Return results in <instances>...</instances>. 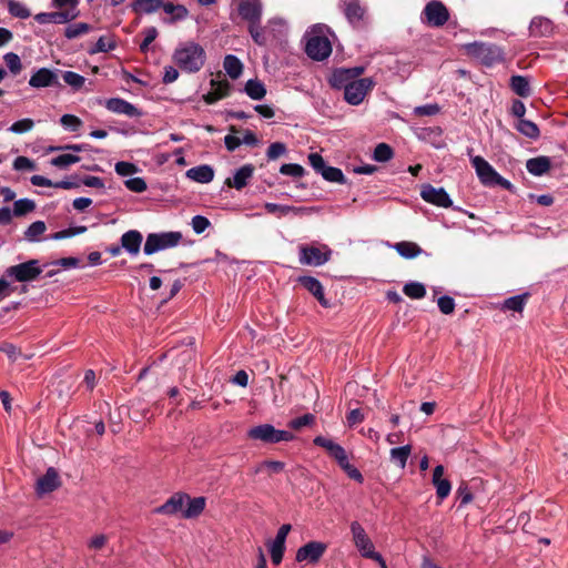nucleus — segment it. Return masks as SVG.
<instances>
[{
  "label": "nucleus",
  "instance_id": "49",
  "mask_svg": "<svg viewBox=\"0 0 568 568\" xmlns=\"http://www.w3.org/2000/svg\"><path fill=\"white\" fill-rule=\"evenodd\" d=\"M527 294L515 295L505 300L503 307L505 310L521 312L526 304Z\"/></svg>",
  "mask_w": 568,
  "mask_h": 568
},
{
  "label": "nucleus",
  "instance_id": "24",
  "mask_svg": "<svg viewBox=\"0 0 568 568\" xmlns=\"http://www.w3.org/2000/svg\"><path fill=\"white\" fill-rule=\"evenodd\" d=\"M298 282L318 301L322 306H329V302L324 295V287L317 278L313 276H301Z\"/></svg>",
  "mask_w": 568,
  "mask_h": 568
},
{
  "label": "nucleus",
  "instance_id": "41",
  "mask_svg": "<svg viewBox=\"0 0 568 568\" xmlns=\"http://www.w3.org/2000/svg\"><path fill=\"white\" fill-rule=\"evenodd\" d=\"M162 6V0H134L132 3L133 10L135 12H142L146 14L158 11Z\"/></svg>",
  "mask_w": 568,
  "mask_h": 568
},
{
  "label": "nucleus",
  "instance_id": "28",
  "mask_svg": "<svg viewBox=\"0 0 568 568\" xmlns=\"http://www.w3.org/2000/svg\"><path fill=\"white\" fill-rule=\"evenodd\" d=\"M143 236L136 230H130L121 236V247L131 255H136L140 252Z\"/></svg>",
  "mask_w": 568,
  "mask_h": 568
},
{
  "label": "nucleus",
  "instance_id": "4",
  "mask_svg": "<svg viewBox=\"0 0 568 568\" xmlns=\"http://www.w3.org/2000/svg\"><path fill=\"white\" fill-rule=\"evenodd\" d=\"M247 437L254 440H261L267 444H276L281 442H291L295 438L293 433L287 430L276 429L271 424H262L252 427L247 432Z\"/></svg>",
  "mask_w": 568,
  "mask_h": 568
},
{
  "label": "nucleus",
  "instance_id": "50",
  "mask_svg": "<svg viewBox=\"0 0 568 568\" xmlns=\"http://www.w3.org/2000/svg\"><path fill=\"white\" fill-rule=\"evenodd\" d=\"M87 230L88 229L84 225L73 226V227H69V229L55 232V233L51 234L49 239L54 240V241L64 240V239L72 237V236H75L79 234H83L87 232Z\"/></svg>",
  "mask_w": 568,
  "mask_h": 568
},
{
  "label": "nucleus",
  "instance_id": "40",
  "mask_svg": "<svg viewBox=\"0 0 568 568\" xmlns=\"http://www.w3.org/2000/svg\"><path fill=\"white\" fill-rule=\"evenodd\" d=\"M412 453L409 445L396 447L390 449V460L396 464L399 468H405L407 459Z\"/></svg>",
  "mask_w": 568,
  "mask_h": 568
},
{
  "label": "nucleus",
  "instance_id": "8",
  "mask_svg": "<svg viewBox=\"0 0 568 568\" xmlns=\"http://www.w3.org/2000/svg\"><path fill=\"white\" fill-rule=\"evenodd\" d=\"M374 85L372 78H356L344 89V100L351 105H359Z\"/></svg>",
  "mask_w": 568,
  "mask_h": 568
},
{
  "label": "nucleus",
  "instance_id": "36",
  "mask_svg": "<svg viewBox=\"0 0 568 568\" xmlns=\"http://www.w3.org/2000/svg\"><path fill=\"white\" fill-rule=\"evenodd\" d=\"M223 67H224L225 72L232 79H237L242 74V71H243V64H242L241 60L233 54H227L224 58Z\"/></svg>",
  "mask_w": 568,
  "mask_h": 568
},
{
  "label": "nucleus",
  "instance_id": "44",
  "mask_svg": "<svg viewBox=\"0 0 568 568\" xmlns=\"http://www.w3.org/2000/svg\"><path fill=\"white\" fill-rule=\"evenodd\" d=\"M285 542L281 539L274 538L268 545V551L271 555L272 562L274 565H280L283 560V556L285 552Z\"/></svg>",
  "mask_w": 568,
  "mask_h": 568
},
{
  "label": "nucleus",
  "instance_id": "12",
  "mask_svg": "<svg viewBox=\"0 0 568 568\" xmlns=\"http://www.w3.org/2000/svg\"><path fill=\"white\" fill-rule=\"evenodd\" d=\"M60 72V70H52L49 68L37 69L29 79V85L33 89L59 87Z\"/></svg>",
  "mask_w": 568,
  "mask_h": 568
},
{
  "label": "nucleus",
  "instance_id": "23",
  "mask_svg": "<svg viewBox=\"0 0 568 568\" xmlns=\"http://www.w3.org/2000/svg\"><path fill=\"white\" fill-rule=\"evenodd\" d=\"M77 14V12H71L70 10L57 12H41L34 16V20L40 24H63L75 19Z\"/></svg>",
  "mask_w": 568,
  "mask_h": 568
},
{
  "label": "nucleus",
  "instance_id": "63",
  "mask_svg": "<svg viewBox=\"0 0 568 568\" xmlns=\"http://www.w3.org/2000/svg\"><path fill=\"white\" fill-rule=\"evenodd\" d=\"M191 225L196 234H201L211 225V223L207 217L203 215H195L192 217Z\"/></svg>",
  "mask_w": 568,
  "mask_h": 568
},
{
  "label": "nucleus",
  "instance_id": "54",
  "mask_svg": "<svg viewBox=\"0 0 568 568\" xmlns=\"http://www.w3.org/2000/svg\"><path fill=\"white\" fill-rule=\"evenodd\" d=\"M33 126H34L33 120L26 118V119H21V120L16 121L14 123H12L11 126L9 128V131L12 133H16V134H22V133L31 131L33 129Z\"/></svg>",
  "mask_w": 568,
  "mask_h": 568
},
{
  "label": "nucleus",
  "instance_id": "6",
  "mask_svg": "<svg viewBox=\"0 0 568 568\" xmlns=\"http://www.w3.org/2000/svg\"><path fill=\"white\" fill-rule=\"evenodd\" d=\"M332 250L327 245H302L298 248V261L302 265L321 266L329 261Z\"/></svg>",
  "mask_w": 568,
  "mask_h": 568
},
{
  "label": "nucleus",
  "instance_id": "47",
  "mask_svg": "<svg viewBox=\"0 0 568 568\" xmlns=\"http://www.w3.org/2000/svg\"><path fill=\"white\" fill-rule=\"evenodd\" d=\"M36 209V203L30 199H20L17 200L13 204V215L14 216H23Z\"/></svg>",
  "mask_w": 568,
  "mask_h": 568
},
{
  "label": "nucleus",
  "instance_id": "37",
  "mask_svg": "<svg viewBox=\"0 0 568 568\" xmlns=\"http://www.w3.org/2000/svg\"><path fill=\"white\" fill-rule=\"evenodd\" d=\"M397 253L405 258H414L422 254L423 250L414 242H398L394 245Z\"/></svg>",
  "mask_w": 568,
  "mask_h": 568
},
{
  "label": "nucleus",
  "instance_id": "53",
  "mask_svg": "<svg viewBox=\"0 0 568 568\" xmlns=\"http://www.w3.org/2000/svg\"><path fill=\"white\" fill-rule=\"evenodd\" d=\"M394 155L392 148L386 143H379L374 150L373 158L377 162H387Z\"/></svg>",
  "mask_w": 568,
  "mask_h": 568
},
{
  "label": "nucleus",
  "instance_id": "39",
  "mask_svg": "<svg viewBox=\"0 0 568 568\" xmlns=\"http://www.w3.org/2000/svg\"><path fill=\"white\" fill-rule=\"evenodd\" d=\"M515 128L519 133L532 140L538 139L540 135L538 125L526 119L518 120Z\"/></svg>",
  "mask_w": 568,
  "mask_h": 568
},
{
  "label": "nucleus",
  "instance_id": "27",
  "mask_svg": "<svg viewBox=\"0 0 568 568\" xmlns=\"http://www.w3.org/2000/svg\"><path fill=\"white\" fill-rule=\"evenodd\" d=\"M339 7L342 8L346 19L356 24L362 21L365 8L361 6L359 0H341Z\"/></svg>",
  "mask_w": 568,
  "mask_h": 568
},
{
  "label": "nucleus",
  "instance_id": "58",
  "mask_svg": "<svg viewBox=\"0 0 568 568\" xmlns=\"http://www.w3.org/2000/svg\"><path fill=\"white\" fill-rule=\"evenodd\" d=\"M315 422V416L313 414H304L303 416H300L297 418L292 419L288 423V426L293 429H301L303 427L310 426Z\"/></svg>",
  "mask_w": 568,
  "mask_h": 568
},
{
  "label": "nucleus",
  "instance_id": "30",
  "mask_svg": "<svg viewBox=\"0 0 568 568\" xmlns=\"http://www.w3.org/2000/svg\"><path fill=\"white\" fill-rule=\"evenodd\" d=\"M551 168V160L548 156L540 155L537 158L529 159L526 162L527 171L535 176H541L546 174Z\"/></svg>",
  "mask_w": 568,
  "mask_h": 568
},
{
  "label": "nucleus",
  "instance_id": "64",
  "mask_svg": "<svg viewBox=\"0 0 568 568\" xmlns=\"http://www.w3.org/2000/svg\"><path fill=\"white\" fill-rule=\"evenodd\" d=\"M437 305L443 314H452L455 310V301L453 297L444 295L438 298Z\"/></svg>",
  "mask_w": 568,
  "mask_h": 568
},
{
  "label": "nucleus",
  "instance_id": "55",
  "mask_svg": "<svg viewBox=\"0 0 568 568\" xmlns=\"http://www.w3.org/2000/svg\"><path fill=\"white\" fill-rule=\"evenodd\" d=\"M60 123L64 129L71 132H77L82 125L80 118L73 114H63L60 119Z\"/></svg>",
  "mask_w": 568,
  "mask_h": 568
},
{
  "label": "nucleus",
  "instance_id": "22",
  "mask_svg": "<svg viewBox=\"0 0 568 568\" xmlns=\"http://www.w3.org/2000/svg\"><path fill=\"white\" fill-rule=\"evenodd\" d=\"M314 444L327 450V453L338 463V465L346 464L348 460V456L346 450L332 439H328L324 436H316L314 438Z\"/></svg>",
  "mask_w": 568,
  "mask_h": 568
},
{
  "label": "nucleus",
  "instance_id": "52",
  "mask_svg": "<svg viewBox=\"0 0 568 568\" xmlns=\"http://www.w3.org/2000/svg\"><path fill=\"white\" fill-rule=\"evenodd\" d=\"M90 30H91V27L88 23H84V22L73 23V24H70L69 27H67V29L64 31V36L68 39H74L82 34L88 33Z\"/></svg>",
  "mask_w": 568,
  "mask_h": 568
},
{
  "label": "nucleus",
  "instance_id": "38",
  "mask_svg": "<svg viewBox=\"0 0 568 568\" xmlns=\"http://www.w3.org/2000/svg\"><path fill=\"white\" fill-rule=\"evenodd\" d=\"M264 207L268 213L278 214V215H286L291 212L298 215V214H303L308 211V209H306V207H296V206L282 205V204L270 203V202L265 203Z\"/></svg>",
  "mask_w": 568,
  "mask_h": 568
},
{
  "label": "nucleus",
  "instance_id": "5",
  "mask_svg": "<svg viewBox=\"0 0 568 568\" xmlns=\"http://www.w3.org/2000/svg\"><path fill=\"white\" fill-rule=\"evenodd\" d=\"M467 52L475 57L486 67H493L504 61V52L496 44L469 43L466 45Z\"/></svg>",
  "mask_w": 568,
  "mask_h": 568
},
{
  "label": "nucleus",
  "instance_id": "19",
  "mask_svg": "<svg viewBox=\"0 0 568 568\" xmlns=\"http://www.w3.org/2000/svg\"><path fill=\"white\" fill-rule=\"evenodd\" d=\"M186 499H189L187 494L175 493L163 505L158 507L155 513L166 516H175L178 514L182 515Z\"/></svg>",
  "mask_w": 568,
  "mask_h": 568
},
{
  "label": "nucleus",
  "instance_id": "16",
  "mask_svg": "<svg viewBox=\"0 0 568 568\" xmlns=\"http://www.w3.org/2000/svg\"><path fill=\"white\" fill-rule=\"evenodd\" d=\"M239 14L248 26L261 22L263 6L261 0H240Z\"/></svg>",
  "mask_w": 568,
  "mask_h": 568
},
{
  "label": "nucleus",
  "instance_id": "11",
  "mask_svg": "<svg viewBox=\"0 0 568 568\" xmlns=\"http://www.w3.org/2000/svg\"><path fill=\"white\" fill-rule=\"evenodd\" d=\"M306 54L316 61H323L332 53L329 40L324 36H312L305 45Z\"/></svg>",
  "mask_w": 568,
  "mask_h": 568
},
{
  "label": "nucleus",
  "instance_id": "20",
  "mask_svg": "<svg viewBox=\"0 0 568 568\" xmlns=\"http://www.w3.org/2000/svg\"><path fill=\"white\" fill-rule=\"evenodd\" d=\"M104 106L110 112L124 114L130 118H138L142 115V112L136 106L121 98H111L105 100Z\"/></svg>",
  "mask_w": 568,
  "mask_h": 568
},
{
  "label": "nucleus",
  "instance_id": "32",
  "mask_svg": "<svg viewBox=\"0 0 568 568\" xmlns=\"http://www.w3.org/2000/svg\"><path fill=\"white\" fill-rule=\"evenodd\" d=\"M186 178L199 183H210L214 179V170L206 164L191 168L186 171Z\"/></svg>",
  "mask_w": 568,
  "mask_h": 568
},
{
  "label": "nucleus",
  "instance_id": "56",
  "mask_svg": "<svg viewBox=\"0 0 568 568\" xmlns=\"http://www.w3.org/2000/svg\"><path fill=\"white\" fill-rule=\"evenodd\" d=\"M114 170L120 176H130L135 174L139 169L135 164L131 162L120 161L115 163Z\"/></svg>",
  "mask_w": 568,
  "mask_h": 568
},
{
  "label": "nucleus",
  "instance_id": "17",
  "mask_svg": "<svg viewBox=\"0 0 568 568\" xmlns=\"http://www.w3.org/2000/svg\"><path fill=\"white\" fill-rule=\"evenodd\" d=\"M427 22L433 27L444 26L449 18L447 8L440 1H430L424 9Z\"/></svg>",
  "mask_w": 568,
  "mask_h": 568
},
{
  "label": "nucleus",
  "instance_id": "34",
  "mask_svg": "<svg viewBox=\"0 0 568 568\" xmlns=\"http://www.w3.org/2000/svg\"><path fill=\"white\" fill-rule=\"evenodd\" d=\"M509 87L514 93L520 98H528L531 94L530 82L527 77L513 75L509 81Z\"/></svg>",
  "mask_w": 568,
  "mask_h": 568
},
{
  "label": "nucleus",
  "instance_id": "51",
  "mask_svg": "<svg viewBox=\"0 0 568 568\" xmlns=\"http://www.w3.org/2000/svg\"><path fill=\"white\" fill-rule=\"evenodd\" d=\"M79 161H80V156H78L75 154L64 153V154H60L55 158H52L50 163L53 166L62 169V168H68L74 163H78Z\"/></svg>",
  "mask_w": 568,
  "mask_h": 568
},
{
  "label": "nucleus",
  "instance_id": "26",
  "mask_svg": "<svg viewBox=\"0 0 568 568\" xmlns=\"http://www.w3.org/2000/svg\"><path fill=\"white\" fill-rule=\"evenodd\" d=\"M444 471H445L444 466L437 465L433 470V478H432V483L436 488V495L440 500L448 497L450 494V490H452L450 481L446 478H443Z\"/></svg>",
  "mask_w": 568,
  "mask_h": 568
},
{
  "label": "nucleus",
  "instance_id": "45",
  "mask_svg": "<svg viewBox=\"0 0 568 568\" xmlns=\"http://www.w3.org/2000/svg\"><path fill=\"white\" fill-rule=\"evenodd\" d=\"M3 61L12 75H18L23 69L20 57L14 52L6 53L3 55Z\"/></svg>",
  "mask_w": 568,
  "mask_h": 568
},
{
  "label": "nucleus",
  "instance_id": "13",
  "mask_svg": "<svg viewBox=\"0 0 568 568\" xmlns=\"http://www.w3.org/2000/svg\"><path fill=\"white\" fill-rule=\"evenodd\" d=\"M327 545L322 541H310L300 547L296 551L295 559L297 562L316 564L325 554Z\"/></svg>",
  "mask_w": 568,
  "mask_h": 568
},
{
  "label": "nucleus",
  "instance_id": "25",
  "mask_svg": "<svg viewBox=\"0 0 568 568\" xmlns=\"http://www.w3.org/2000/svg\"><path fill=\"white\" fill-rule=\"evenodd\" d=\"M253 174L254 166L252 164H245L236 170L232 179H226L225 184L240 191L247 185Z\"/></svg>",
  "mask_w": 568,
  "mask_h": 568
},
{
  "label": "nucleus",
  "instance_id": "35",
  "mask_svg": "<svg viewBox=\"0 0 568 568\" xmlns=\"http://www.w3.org/2000/svg\"><path fill=\"white\" fill-rule=\"evenodd\" d=\"M244 92L252 99V100H262L266 95V88L265 85L256 79H251L245 83Z\"/></svg>",
  "mask_w": 568,
  "mask_h": 568
},
{
  "label": "nucleus",
  "instance_id": "7",
  "mask_svg": "<svg viewBox=\"0 0 568 568\" xmlns=\"http://www.w3.org/2000/svg\"><path fill=\"white\" fill-rule=\"evenodd\" d=\"M349 529L353 544L363 558L371 559L374 555L377 554L373 540L358 521H352Z\"/></svg>",
  "mask_w": 568,
  "mask_h": 568
},
{
  "label": "nucleus",
  "instance_id": "62",
  "mask_svg": "<svg viewBox=\"0 0 568 568\" xmlns=\"http://www.w3.org/2000/svg\"><path fill=\"white\" fill-rule=\"evenodd\" d=\"M13 169L17 171H33L36 170V164L27 156H18L13 161Z\"/></svg>",
  "mask_w": 568,
  "mask_h": 568
},
{
  "label": "nucleus",
  "instance_id": "3",
  "mask_svg": "<svg viewBox=\"0 0 568 568\" xmlns=\"http://www.w3.org/2000/svg\"><path fill=\"white\" fill-rule=\"evenodd\" d=\"M182 241V233L178 231L150 233L146 236L143 251L146 255H152L159 251L175 247Z\"/></svg>",
  "mask_w": 568,
  "mask_h": 568
},
{
  "label": "nucleus",
  "instance_id": "33",
  "mask_svg": "<svg viewBox=\"0 0 568 568\" xmlns=\"http://www.w3.org/2000/svg\"><path fill=\"white\" fill-rule=\"evenodd\" d=\"M161 8L168 16H170L169 18L163 19L164 23H174L176 21L184 20L189 14L187 9L183 4L163 2V6Z\"/></svg>",
  "mask_w": 568,
  "mask_h": 568
},
{
  "label": "nucleus",
  "instance_id": "14",
  "mask_svg": "<svg viewBox=\"0 0 568 568\" xmlns=\"http://www.w3.org/2000/svg\"><path fill=\"white\" fill-rule=\"evenodd\" d=\"M420 197L433 205L439 207H450L453 205V201L449 194L445 191L444 187H435L432 184H424L420 190Z\"/></svg>",
  "mask_w": 568,
  "mask_h": 568
},
{
  "label": "nucleus",
  "instance_id": "18",
  "mask_svg": "<svg viewBox=\"0 0 568 568\" xmlns=\"http://www.w3.org/2000/svg\"><path fill=\"white\" fill-rule=\"evenodd\" d=\"M470 161L480 182L485 185L494 186V180L498 176L496 170L479 155L471 156Z\"/></svg>",
  "mask_w": 568,
  "mask_h": 568
},
{
  "label": "nucleus",
  "instance_id": "31",
  "mask_svg": "<svg viewBox=\"0 0 568 568\" xmlns=\"http://www.w3.org/2000/svg\"><path fill=\"white\" fill-rule=\"evenodd\" d=\"M206 505V499L204 497H194L185 500L184 510L182 513V517L185 519H192L199 517Z\"/></svg>",
  "mask_w": 568,
  "mask_h": 568
},
{
  "label": "nucleus",
  "instance_id": "9",
  "mask_svg": "<svg viewBox=\"0 0 568 568\" xmlns=\"http://www.w3.org/2000/svg\"><path fill=\"white\" fill-rule=\"evenodd\" d=\"M42 273L38 260H30L24 263L12 265L4 272L6 276L12 277L18 282L34 281Z\"/></svg>",
  "mask_w": 568,
  "mask_h": 568
},
{
  "label": "nucleus",
  "instance_id": "46",
  "mask_svg": "<svg viewBox=\"0 0 568 568\" xmlns=\"http://www.w3.org/2000/svg\"><path fill=\"white\" fill-rule=\"evenodd\" d=\"M403 293L410 298L419 300L426 295V288L419 282H409L404 285Z\"/></svg>",
  "mask_w": 568,
  "mask_h": 568
},
{
  "label": "nucleus",
  "instance_id": "57",
  "mask_svg": "<svg viewBox=\"0 0 568 568\" xmlns=\"http://www.w3.org/2000/svg\"><path fill=\"white\" fill-rule=\"evenodd\" d=\"M280 172L284 175L293 178H302L305 174V170L302 165L295 163L283 164L280 168Z\"/></svg>",
  "mask_w": 568,
  "mask_h": 568
},
{
  "label": "nucleus",
  "instance_id": "60",
  "mask_svg": "<svg viewBox=\"0 0 568 568\" xmlns=\"http://www.w3.org/2000/svg\"><path fill=\"white\" fill-rule=\"evenodd\" d=\"M286 153V145L282 142L272 143L267 151L266 156L270 161H274Z\"/></svg>",
  "mask_w": 568,
  "mask_h": 568
},
{
  "label": "nucleus",
  "instance_id": "21",
  "mask_svg": "<svg viewBox=\"0 0 568 568\" xmlns=\"http://www.w3.org/2000/svg\"><path fill=\"white\" fill-rule=\"evenodd\" d=\"M61 485L59 473L55 468L49 467L45 474L38 478L36 489L38 495L49 494Z\"/></svg>",
  "mask_w": 568,
  "mask_h": 568
},
{
  "label": "nucleus",
  "instance_id": "42",
  "mask_svg": "<svg viewBox=\"0 0 568 568\" xmlns=\"http://www.w3.org/2000/svg\"><path fill=\"white\" fill-rule=\"evenodd\" d=\"M47 226L43 221H36L31 223L24 231V240L31 243L39 242L40 236L45 232Z\"/></svg>",
  "mask_w": 568,
  "mask_h": 568
},
{
  "label": "nucleus",
  "instance_id": "48",
  "mask_svg": "<svg viewBox=\"0 0 568 568\" xmlns=\"http://www.w3.org/2000/svg\"><path fill=\"white\" fill-rule=\"evenodd\" d=\"M8 11L11 16L20 19H28L31 16L30 10L21 2L9 0Z\"/></svg>",
  "mask_w": 568,
  "mask_h": 568
},
{
  "label": "nucleus",
  "instance_id": "43",
  "mask_svg": "<svg viewBox=\"0 0 568 568\" xmlns=\"http://www.w3.org/2000/svg\"><path fill=\"white\" fill-rule=\"evenodd\" d=\"M60 73L62 75L63 81L69 87H71V89L73 91H80L84 87V84L87 82V79L83 75H81V74H79L77 72H73V71H61Z\"/></svg>",
  "mask_w": 568,
  "mask_h": 568
},
{
  "label": "nucleus",
  "instance_id": "29",
  "mask_svg": "<svg viewBox=\"0 0 568 568\" xmlns=\"http://www.w3.org/2000/svg\"><path fill=\"white\" fill-rule=\"evenodd\" d=\"M554 24L550 19L545 17H534L529 24V33L531 37L540 38L551 34Z\"/></svg>",
  "mask_w": 568,
  "mask_h": 568
},
{
  "label": "nucleus",
  "instance_id": "15",
  "mask_svg": "<svg viewBox=\"0 0 568 568\" xmlns=\"http://www.w3.org/2000/svg\"><path fill=\"white\" fill-rule=\"evenodd\" d=\"M364 72V68H339L333 71L329 77V84L334 89H345L351 82L358 78Z\"/></svg>",
  "mask_w": 568,
  "mask_h": 568
},
{
  "label": "nucleus",
  "instance_id": "10",
  "mask_svg": "<svg viewBox=\"0 0 568 568\" xmlns=\"http://www.w3.org/2000/svg\"><path fill=\"white\" fill-rule=\"evenodd\" d=\"M308 162L314 171L321 174L324 180L339 184L346 183V179L342 170L334 166H327L321 154L311 153L308 155Z\"/></svg>",
  "mask_w": 568,
  "mask_h": 568
},
{
  "label": "nucleus",
  "instance_id": "1",
  "mask_svg": "<svg viewBox=\"0 0 568 568\" xmlns=\"http://www.w3.org/2000/svg\"><path fill=\"white\" fill-rule=\"evenodd\" d=\"M174 63L186 73L199 72L206 61V53L202 45L194 41L180 43L173 52Z\"/></svg>",
  "mask_w": 568,
  "mask_h": 568
},
{
  "label": "nucleus",
  "instance_id": "61",
  "mask_svg": "<svg viewBox=\"0 0 568 568\" xmlns=\"http://www.w3.org/2000/svg\"><path fill=\"white\" fill-rule=\"evenodd\" d=\"M124 185L128 190L135 192V193H142L146 190L148 185L144 179L142 178H131L124 181Z\"/></svg>",
  "mask_w": 568,
  "mask_h": 568
},
{
  "label": "nucleus",
  "instance_id": "59",
  "mask_svg": "<svg viewBox=\"0 0 568 568\" xmlns=\"http://www.w3.org/2000/svg\"><path fill=\"white\" fill-rule=\"evenodd\" d=\"M144 39L140 44L141 52H146L150 44L156 39L158 30L155 27H149L143 30Z\"/></svg>",
  "mask_w": 568,
  "mask_h": 568
},
{
  "label": "nucleus",
  "instance_id": "2",
  "mask_svg": "<svg viewBox=\"0 0 568 568\" xmlns=\"http://www.w3.org/2000/svg\"><path fill=\"white\" fill-rule=\"evenodd\" d=\"M285 21L281 18L270 19L266 26L262 27L261 22L248 26L247 30L253 41L257 45H266L270 42L277 41L285 31Z\"/></svg>",
  "mask_w": 568,
  "mask_h": 568
}]
</instances>
